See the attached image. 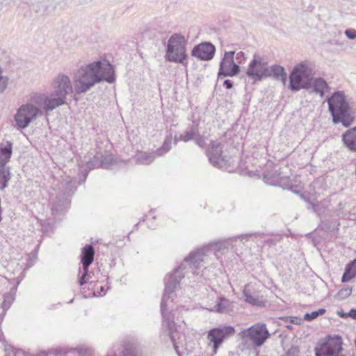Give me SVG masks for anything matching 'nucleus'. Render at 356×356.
Wrapping results in <instances>:
<instances>
[{
  "label": "nucleus",
  "instance_id": "nucleus-16",
  "mask_svg": "<svg viewBox=\"0 0 356 356\" xmlns=\"http://www.w3.org/2000/svg\"><path fill=\"white\" fill-rule=\"evenodd\" d=\"M209 250V247L197 249L196 251L191 252L189 256L185 258V261L189 264L191 268H197Z\"/></svg>",
  "mask_w": 356,
  "mask_h": 356
},
{
  "label": "nucleus",
  "instance_id": "nucleus-24",
  "mask_svg": "<svg viewBox=\"0 0 356 356\" xmlns=\"http://www.w3.org/2000/svg\"><path fill=\"white\" fill-rule=\"evenodd\" d=\"M10 178V167L8 165H0V190H4L8 187Z\"/></svg>",
  "mask_w": 356,
  "mask_h": 356
},
{
  "label": "nucleus",
  "instance_id": "nucleus-51",
  "mask_svg": "<svg viewBox=\"0 0 356 356\" xmlns=\"http://www.w3.org/2000/svg\"><path fill=\"white\" fill-rule=\"evenodd\" d=\"M2 72H3L2 68L0 67V76H2Z\"/></svg>",
  "mask_w": 356,
  "mask_h": 356
},
{
  "label": "nucleus",
  "instance_id": "nucleus-28",
  "mask_svg": "<svg viewBox=\"0 0 356 356\" xmlns=\"http://www.w3.org/2000/svg\"><path fill=\"white\" fill-rule=\"evenodd\" d=\"M172 137L168 136L165 138L162 146L157 149L155 152L157 156H162L165 153L168 152L171 148Z\"/></svg>",
  "mask_w": 356,
  "mask_h": 356
},
{
  "label": "nucleus",
  "instance_id": "nucleus-43",
  "mask_svg": "<svg viewBox=\"0 0 356 356\" xmlns=\"http://www.w3.org/2000/svg\"><path fill=\"white\" fill-rule=\"evenodd\" d=\"M102 161H104L106 163V167H104V168H107L108 165L111 163L112 159L111 156L103 157V156L102 155Z\"/></svg>",
  "mask_w": 356,
  "mask_h": 356
},
{
  "label": "nucleus",
  "instance_id": "nucleus-12",
  "mask_svg": "<svg viewBox=\"0 0 356 356\" xmlns=\"http://www.w3.org/2000/svg\"><path fill=\"white\" fill-rule=\"evenodd\" d=\"M235 334V329L231 325L222 326L210 330L207 338L213 343L214 353H216L222 342Z\"/></svg>",
  "mask_w": 356,
  "mask_h": 356
},
{
  "label": "nucleus",
  "instance_id": "nucleus-44",
  "mask_svg": "<svg viewBox=\"0 0 356 356\" xmlns=\"http://www.w3.org/2000/svg\"><path fill=\"white\" fill-rule=\"evenodd\" d=\"M223 86L227 89H232L233 88V82L229 79H226L223 82Z\"/></svg>",
  "mask_w": 356,
  "mask_h": 356
},
{
  "label": "nucleus",
  "instance_id": "nucleus-38",
  "mask_svg": "<svg viewBox=\"0 0 356 356\" xmlns=\"http://www.w3.org/2000/svg\"><path fill=\"white\" fill-rule=\"evenodd\" d=\"M345 35L348 39L354 40L356 38V31L352 29H347L345 31Z\"/></svg>",
  "mask_w": 356,
  "mask_h": 356
},
{
  "label": "nucleus",
  "instance_id": "nucleus-21",
  "mask_svg": "<svg viewBox=\"0 0 356 356\" xmlns=\"http://www.w3.org/2000/svg\"><path fill=\"white\" fill-rule=\"evenodd\" d=\"M264 181L270 185H277L280 181L288 178V175H284L282 168L275 169L273 172H268L264 174Z\"/></svg>",
  "mask_w": 356,
  "mask_h": 356
},
{
  "label": "nucleus",
  "instance_id": "nucleus-35",
  "mask_svg": "<svg viewBox=\"0 0 356 356\" xmlns=\"http://www.w3.org/2000/svg\"><path fill=\"white\" fill-rule=\"evenodd\" d=\"M76 350L80 356H90L91 355V350L84 346L78 347Z\"/></svg>",
  "mask_w": 356,
  "mask_h": 356
},
{
  "label": "nucleus",
  "instance_id": "nucleus-25",
  "mask_svg": "<svg viewBox=\"0 0 356 356\" xmlns=\"http://www.w3.org/2000/svg\"><path fill=\"white\" fill-rule=\"evenodd\" d=\"M100 167H106V163L104 161H102V154L100 153H97L92 158H90L86 161V168L89 170Z\"/></svg>",
  "mask_w": 356,
  "mask_h": 356
},
{
  "label": "nucleus",
  "instance_id": "nucleus-54",
  "mask_svg": "<svg viewBox=\"0 0 356 356\" xmlns=\"http://www.w3.org/2000/svg\"><path fill=\"white\" fill-rule=\"evenodd\" d=\"M104 288L103 286H101V291H103Z\"/></svg>",
  "mask_w": 356,
  "mask_h": 356
},
{
  "label": "nucleus",
  "instance_id": "nucleus-34",
  "mask_svg": "<svg viewBox=\"0 0 356 356\" xmlns=\"http://www.w3.org/2000/svg\"><path fill=\"white\" fill-rule=\"evenodd\" d=\"M355 276L356 275L353 272H351L349 268L346 267L345 271L341 277V282H347Z\"/></svg>",
  "mask_w": 356,
  "mask_h": 356
},
{
  "label": "nucleus",
  "instance_id": "nucleus-7",
  "mask_svg": "<svg viewBox=\"0 0 356 356\" xmlns=\"http://www.w3.org/2000/svg\"><path fill=\"white\" fill-rule=\"evenodd\" d=\"M31 102L21 106L15 115L16 124L20 129L26 128L33 120L43 115L40 106Z\"/></svg>",
  "mask_w": 356,
  "mask_h": 356
},
{
  "label": "nucleus",
  "instance_id": "nucleus-42",
  "mask_svg": "<svg viewBox=\"0 0 356 356\" xmlns=\"http://www.w3.org/2000/svg\"><path fill=\"white\" fill-rule=\"evenodd\" d=\"M214 246V248L217 251H223L225 249H227V247H226L223 243H217L213 245Z\"/></svg>",
  "mask_w": 356,
  "mask_h": 356
},
{
  "label": "nucleus",
  "instance_id": "nucleus-22",
  "mask_svg": "<svg viewBox=\"0 0 356 356\" xmlns=\"http://www.w3.org/2000/svg\"><path fill=\"white\" fill-rule=\"evenodd\" d=\"M13 153V144L10 141L0 143V165H7Z\"/></svg>",
  "mask_w": 356,
  "mask_h": 356
},
{
  "label": "nucleus",
  "instance_id": "nucleus-15",
  "mask_svg": "<svg viewBox=\"0 0 356 356\" xmlns=\"http://www.w3.org/2000/svg\"><path fill=\"white\" fill-rule=\"evenodd\" d=\"M243 295L245 298V301L250 305L259 307L264 305L262 296L259 295V293L254 290L250 284L245 285L243 291Z\"/></svg>",
  "mask_w": 356,
  "mask_h": 356
},
{
  "label": "nucleus",
  "instance_id": "nucleus-9",
  "mask_svg": "<svg viewBox=\"0 0 356 356\" xmlns=\"http://www.w3.org/2000/svg\"><path fill=\"white\" fill-rule=\"evenodd\" d=\"M242 340L245 342L251 341L257 347L264 344L270 337V334L264 324H256L240 332Z\"/></svg>",
  "mask_w": 356,
  "mask_h": 356
},
{
  "label": "nucleus",
  "instance_id": "nucleus-19",
  "mask_svg": "<svg viewBox=\"0 0 356 356\" xmlns=\"http://www.w3.org/2000/svg\"><path fill=\"white\" fill-rule=\"evenodd\" d=\"M95 250L92 245H86L81 252V261L83 265V269L87 270L90 265L94 261Z\"/></svg>",
  "mask_w": 356,
  "mask_h": 356
},
{
  "label": "nucleus",
  "instance_id": "nucleus-3",
  "mask_svg": "<svg viewBox=\"0 0 356 356\" xmlns=\"http://www.w3.org/2000/svg\"><path fill=\"white\" fill-rule=\"evenodd\" d=\"M183 267L182 265L179 266L177 268L174 270V273L170 274L165 280V290L161 302V312L163 318V321L167 323L168 328V335L173 343L174 348L177 353H178V346L175 341V336L172 332V329L175 327L174 321L170 318V315L165 313L167 307V302L169 299L173 298V293L175 289L179 287V282L181 278L184 277V273H182Z\"/></svg>",
  "mask_w": 356,
  "mask_h": 356
},
{
  "label": "nucleus",
  "instance_id": "nucleus-17",
  "mask_svg": "<svg viewBox=\"0 0 356 356\" xmlns=\"http://www.w3.org/2000/svg\"><path fill=\"white\" fill-rule=\"evenodd\" d=\"M310 88H312V92L318 94L321 97L326 92L330 91V87L323 77L314 78L312 76L310 82Z\"/></svg>",
  "mask_w": 356,
  "mask_h": 356
},
{
  "label": "nucleus",
  "instance_id": "nucleus-13",
  "mask_svg": "<svg viewBox=\"0 0 356 356\" xmlns=\"http://www.w3.org/2000/svg\"><path fill=\"white\" fill-rule=\"evenodd\" d=\"M222 145L220 143L211 141L207 150V155L210 163L216 168H222L227 162L225 156L222 155Z\"/></svg>",
  "mask_w": 356,
  "mask_h": 356
},
{
  "label": "nucleus",
  "instance_id": "nucleus-31",
  "mask_svg": "<svg viewBox=\"0 0 356 356\" xmlns=\"http://www.w3.org/2000/svg\"><path fill=\"white\" fill-rule=\"evenodd\" d=\"M325 313V309H319L317 311H314L311 313H307L304 316V320L307 321H312L316 319L319 316L323 315Z\"/></svg>",
  "mask_w": 356,
  "mask_h": 356
},
{
  "label": "nucleus",
  "instance_id": "nucleus-37",
  "mask_svg": "<svg viewBox=\"0 0 356 356\" xmlns=\"http://www.w3.org/2000/svg\"><path fill=\"white\" fill-rule=\"evenodd\" d=\"M194 140H195V143L200 147H204V145H205L204 138L202 136H201L199 133L197 134Z\"/></svg>",
  "mask_w": 356,
  "mask_h": 356
},
{
  "label": "nucleus",
  "instance_id": "nucleus-10",
  "mask_svg": "<svg viewBox=\"0 0 356 356\" xmlns=\"http://www.w3.org/2000/svg\"><path fill=\"white\" fill-rule=\"evenodd\" d=\"M268 63L259 55L254 54L253 59L249 63L246 75L254 83L261 81L268 77Z\"/></svg>",
  "mask_w": 356,
  "mask_h": 356
},
{
  "label": "nucleus",
  "instance_id": "nucleus-29",
  "mask_svg": "<svg viewBox=\"0 0 356 356\" xmlns=\"http://www.w3.org/2000/svg\"><path fill=\"white\" fill-rule=\"evenodd\" d=\"M115 356H138L136 348L133 346L127 345L118 354L115 353Z\"/></svg>",
  "mask_w": 356,
  "mask_h": 356
},
{
  "label": "nucleus",
  "instance_id": "nucleus-53",
  "mask_svg": "<svg viewBox=\"0 0 356 356\" xmlns=\"http://www.w3.org/2000/svg\"><path fill=\"white\" fill-rule=\"evenodd\" d=\"M86 176H88V172H86V174L85 175V178L86 177Z\"/></svg>",
  "mask_w": 356,
  "mask_h": 356
},
{
  "label": "nucleus",
  "instance_id": "nucleus-20",
  "mask_svg": "<svg viewBox=\"0 0 356 356\" xmlns=\"http://www.w3.org/2000/svg\"><path fill=\"white\" fill-rule=\"evenodd\" d=\"M268 77L273 76L274 79L280 81L283 86H285L287 80V74L283 67L280 65H274L271 67H268Z\"/></svg>",
  "mask_w": 356,
  "mask_h": 356
},
{
  "label": "nucleus",
  "instance_id": "nucleus-14",
  "mask_svg": "<svg viewBox=\"0 0 356 356\" xmlns=\"http://www.w3.org/2000/svg\"><path fill=\"white\" fill-rule=\"evenodd\" d=\"M215 52V46L209 42H204L195 45L191 55L202 60H210L213 58Z\"/></svg>",
  "mask_w": 356,
  "mask_h": 356
},
{
  "label": "nucleus",
  "instance_id": "nucleus-1",
  "mask_svg": "<svg viewBox=\"0 0 356 356\" xmlns=\"http://www.w3.org/2000/svg\"><path fill=\"white\" fill-rule=\"evenodd\" d=\"M115 79L114 69L109 62L95 61L79 68L74 76V90L79 95L86 93L97 83H111Z\"/></svg>",
  "mask_w": 356,
  "mask_h": 356
},
{
  "label": "nucleus",
  "instance_id": "nucleus-11",
  "mask_svg": "<svg viewBox=\"0 0 356 356\" xmlns=\"http://www.w3.org/2000/svg\"><path fill=\"white\" fill-rule=\"evenodd\" d=\"M235 51H225L219 65L218 78L234 76L240 72V66L234 62Z\"/></svg>",
  "mask_w": 356,
  "mask_h": 356
},
{
  "label": "nucleus",
  "instance_id": "nucleus-2",
  "mask_svg": "<svg viewBox=\"0 0 356 356\" xmlns=\"http://www.w3.org/2000/svg\"><path fill=\"white\" fill-rule=\"evenodd\" d=\"M52 91L46 93H34L31 101L48 112L67 104V96L73 92V86L70 78L60 73L52 79Z\"/></svg>",
  "mask_w": 356,
  "mask_h": 356
},
{
  "label": "nucleus",
  "instance_id": "nucleus-30",
  "mask_svg": "<svg viewBox=\"0 0 356 356\" xmlns=\"http://www.w3.org/2000/svg\"><path fill=\"white\" fill-rule=\"evenodd\" d=\"M64 209L63 199L56 197V200L51 203V211L53 213H60Z\"/></svg>",
  "mask_w": 356,
  "mask_h": 356
},
{
  "label": "nucleus",
  "instance_id": "nucleus-32",
  "mask_svg": "<svg viewBox=\"0 0 356 356\" xmlns=\"http://www.w3.org/2000/svg\"><path fill=\"white\" fill-rule=\"evenodd\" d=\"M14 300V295L11 293H7L3 296L2 307L4 310L8 309Z\"/></svg>",
  "mask_w": 356,
  "mask_h": 356
},
{
  "label": "nucleus",
  "instance_id": "nucleus-48",
  "mask_svg": "<svg viewBox=\"0 0 356 356\" xmlns=\"http://www.w3.org/2000/svg\"><path fill=\"white\" fill-rule=\"evenodd\" d=\"M338 315L342 318L348 317V315H347V313H344L343 312H338Z\"/></svg>",
  "mask_w": 356,
  "mask_h": 356
},
{
  "label": "nucleus",
  "instance_id": "nucleus-26",
  "mask_svg": "<svg viewBox=\"0 0 356 356\" xmlns=\"http://www.w3.org/2000/svg\"><path fill=\"white\" fill-rule=\"evenodd\" d=\"M214 308L218 313H227L232 310V303L228 299L222 298L218 301Z\"/></svg>",
  "mask_w": 356,
  "mask_h": 356
},
{
  "label": "nucleus",
  "instance_id": "nucleus-49",
  "mask_svg": "<svg viewBox=\"0 0 356 356\" xmlns=\"http://www.w3.org/2000/svg\"><path fill=\"white\" fill-rule=\"evenodd\" d=\"M36 356H45V353H41L37 355Z\"/></svg>",
  "mask_w": 356,
  "mask_h": 356
},
{
  "label": "nucleus",
  "instance_id": "nucleus-36",
  "mask_svg": "<svg viewBox=\"0 0 356 356\" xmlns=\"http://www.w3.org/2000/svg\"><path fill=\"white\" fill-rule=\"evenodd\" d=\"M8 83V78L7 76H0V94L3 93L6 89Z\"/></svg>",
  "mask_w": 356,
  "mask_h": 356
},
{
  "label": "nucleus",
  "instance_id": "nucleus-4",
  "mask_svg": "<svg viewBox=\"0 0 356 356\" xmlns=\"http://www.w3.org/2000/svg\"><path fill=\"white\" fill-rule=\"evenodd\" d=\"M328 111L332 117L334 124L341 123L343 127H348L353 122L350 114V105L343 91H336L327 99Z\"/></svg>",
  "mask_w": 356,
  "mask_h": 356
},
{
  "label": "nucleus",
  "instance_id": "nucleus-23",
  "mask_svg": "<svg viewBox=\"0 0 356 356\" xmlns=\"http://www.w3.org/2000/svg\"><path fill=\"white\" fill-rule=\"evenodd\" d=\"M156 156H157L155 152L149 153L140 152L136 155V162L138 164L149 165L153 162Z\"/></svg>",
  "mask_w": 356,
  "mask_h": 356
},
{
  "label": "nucleus",
  "instance_id": "nucleus-5",
  "mask_svg": "<svg viewBox=\"0 0 356 356\" xmlns=\"http://www.w3.org/2000/svg\"><path fill=\"white\" fill-rule=\"evenodd\" d=\"M315 72L312 62L305 60L296 65L289 74V88L293 92L310 89V82Z\"/></svg>",
  "mask_w": 356,
  "mask_h": 356
},
{
  "label": "nucleus",
  "instance_id": "nucleus-47",
  "mask_svg": "<svg viewBox=\"0 0 356 356\" xmlns=\"http://www.w3.org/2000/svg\"><path fill=\"white\" fill-rule=\"evenodd\" d=\"M252 235V234H242V235H240L237 237H236V238H238V239H248L250 236H251Z\"/></svg>",
  "mask_w": 356,
  "mask_h": 356
},
{
  "label": "nucleus",
  "instance_id": "nucleus-8",
  "mask_svg": "<svg viewBox=\"0 0 356 356\" xmlns=\"http://www.w3.org/2000/svg\"><path fill=\"white\" fill-rule=\"evenodd\" d=\"M342 350V339L339 336H329L314 348L315 356H339Z\"/></svg>",
  "mask_w": 356,
  "mask_h": 356
},
{
  "label": "nucleus",
  "instance_id": "nucleus-6",
  "mask_svg": "<svg viewBox=\"0 0 356 356\" xmlns=\"http://www.w3.org/2000/svg\"><path fill=\"white\" fill-rule=\"evenodd\" d=\"M186 40L181 34H174L168 40L165 58L168 61L184 65L187 58Z\"/></svg>",
  "mask_w": 356,
  "mask_h": 356
},
{
  "label": "nucleus",
  "instance_id": "nucleus-50",
  "mask_svg": "<svg viewBox=\"0 0 356 356\" xmlns=\"http://www.w3.org/2000/svg\"><path fill=\"white\" fill-rule=\"evenodd\" d=\"M286 327H287L288 329H289V330H291V329L293 328L292 325H286Z\"/></svg>",
  "mask_w": 356,
  "mask_h": 356
},
{
  "label": "nucleus",
  "instance_id": "nucleus-39",
  "mask_svg": "<svg viewBox=\"0 0 356 356\" xmlns=\"http://www.w3.org/2000/svg\"><path fill=\"white\" fill-rule=\"evenodd\" d=\"M346 268H349L356 275V259L348 264Z\"/></svg>",
  "mask_w": 356,
  "mask_h": 356
},
{
  "label": "nucleus",
  "instance_id": "nucleus-40",
  "mask_svg": "<svg viewBox=\"0 0 356 356\" xmlns=\"http://www.w3.org/2000/svg\"><path fill=\"white\" fill-rule=\"evenodd\" d=\"M236 60L238 63H241L245 60V54L243 51L236 53Z\"/></svg>",
  "mask_w": 356,
  "mask_h": 356
},
{
  "label": "nucleus",
  "instance_id": "nucleus-46",
  "mask_svg": "<svg viewBox=\"0 0 356 356\" xmlns=\"http://www.w3.org/2000/svg\"><path fill=\"white\" fill-rule=\"evenodd\" d=\"M347 315H348V317L356 320V309H351L349 312L347 313Z\"/></svg>",
  "mask_w": 356,
  "mask_h": 356
},
{
  "label": "nucleus",
  "instance_id": "nucleus-45",
  "mask_svg": "<svg viewBox=\"0 0 356 356\" xmlns=\"http://www.w3.org/2000/svg\"><path fill=\"white\" fill-rule=\"evenodd\" d=\"M290 323L296 325H299L301 323V318L298 317H290Z\"/></svg>",
  "mask_w": 356,
  "mask_h": 356
},
{
  "label": "nucleus",
  "instance_id": "nucleus-41",
  "mask_svg": "<svg viewBox=\"0 0 356 356\" xmlns=\"http://www.w3.org/2000/svg\"><path fill=\"white\" fill-rule=\"evenodd\" d=\"M88 268H87V270H83V273L82 274V275L79 278V284L81 286H82V285H83V284H85L86 283V277L88 275Z\"/></svg>",
  "mask_w": 356,
  "mask_h": 356
},
{
  "label": "nucleus",
  "instance_id": "nucleus-52",
  "mask_svg": "<svg viewBox=\"0 0 356 356\" xmlns=\"http://www.w3.org/2000/svg\"><path fill=\"white\" fill-rule=\"evenodd\" d=\"M354 343H355V348H356V339H355Z\"/></svg>",
  "mask_w": 356,
  "mask_h": 356
},
{
  "label": "nucleus",
  "instance_id": "nucleus-33",
  "mask_svg": "<svg viewBox=\"0 0 356 356\" xmlns=\"http://www.w3.org/2000/svg\"><path fill=\"white\" fill-rule=\"evenodd\" d=\"M352 293V287L346 286L341 289L337 294L339 300H344L349 297Z\"/></svg>",
  "mask_w": 356,
  "mask_h": 356
},
{
  "label": "nucleus",
  "instance_id": "nucleus-18",
  "mask_svg": "<svg viewBox=\"0 0 356 356\" xmlns=\"http://www.w3.org/2000/svg\"><path fill=\"white\" fill-rule=\"evenodd\" d=\"M342 141L350 152H356V127L346 130L342 134Z\"/></svg>",
  "mask_w": 356,
  "mask_h": 356
},
{
  "label": "nucleus",
  "instance_id": "nucleus-27",
  "mask_svg": "<svg viewBox=\"0 0 356 356\" xmlns=\"http://www.w3.org/2000/svg\"><path fill=\"white\" fill-rule=\"evenodd\" d=\"M198 132L194 127H192L190 131H186L184 134H181L179 138L175 137L174 143L177 144L179 140L184 141L185 143L195 140V138Z\"/></svg>",
  "mask_w": 356,
  "mask_h": 356
}]
</instances>
